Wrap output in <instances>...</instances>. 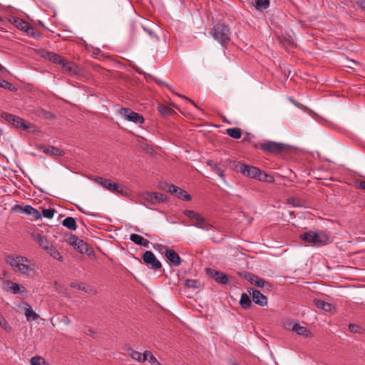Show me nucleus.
<instances>
[{
    "label": "nucleus",
    "mask_w": 365,
    "mask_h": 365,
    "mask_svg": "<svg viewBox=\"0 0 365 365\" xmlns=\"http://www.w3.org/2000/svg\"><path fill=\"white\" fill-rule=\"evenodd\" d=\"M0 87L8 89L11 91L15 90V87L9 82L0 78Z\"/></svg>",
    "instance_id": "58836bf2"
},
{
    "label": "nucleus",
    "mask_w": 365,
    "mask_h": 365,
    "mask_svg": "<svg viewBox=\"0 0 365 365\" xmlns=\"http://www.w3.org/2000/svg\"><path fill=\"white\" fill-rule=\"evenodd\" d=\"M119 113L126 120L137 124H143L145 121L144 118L141 114L134 112L130 108H121L119 110Z\"/></svg>",
    "instance_id": "1a4fd4ad"
},
{
    "label": "nucleus",
    "mask_w": 365,
    "mask_h": 365,
    "mask_svg": "<svg viewBox=\"0 0 365 365\" xmlns=\"http://www.w3.org/2000/svg\"><path fill=\"white\" fill-rule=\"evenodd\" d=\"M41 56L54 63L61 65L62 68L66 72L74 71L73 64L68 62L67 60L57 53L48 51H43L41 52Z\"/></svg>",
    "instance_id": "39448f33"
},
{
    "label": "nucleus",
    "mask_w": 365,
    "mask_h": 365,
    "mask_svg": "<svg viewBox=\"0 0 365 365\" xmlns=\"http://www.w3.org/2000/svg\"><path fill=\"white\" fill-rule=\"evenodd\" d=\"M30 36H34V31H29V33H27Z\"/></svg>",
    "instance_id": "5fc2aeb1"
},
{
    "label": "nucleus",
    "mask_w": 365,
    "mask_h": 365,
    "mask_svg": "<svg viewBox=\"0 0 365 365\" xmlns=\"http://www.w3.org/2000/svg\"><path fill=\"white\" fill-rule=\"evenodd\" d=\"M32 239L45 251L51 245L47 237L41 233L33 232L31 234Z\"/></svg>",
    "instance_id": "f3484780"
},
{
    "label": "nucleus",
    "mask_w": 365,
    "mask_h": 365,
    "mask_svg": "<svg viewBox=\"0 0 365 365\" xmlns=\"http://www.w3.org/2000/svg\"><path fill=\"white\" fill-rule=\"evenodd\" d=\"M255 148H259L270 154H278L284 150V145L274 141H266L255 145Z\"/></svg>",
    "instance_id": "0eeeda50"
},
{
    "label": "nucleus",
    "mask_w": 365,
    "mask_h": 365,
    "mask_svg": "<svg viewBox=\"0 0 365 365\" xmlns=\"http://www.w3.org/2000/svg\"><path fill=\"white\" fill-rule=\"evenodd\" d=\"M206 273L220 284H226L228 282L227 275L220 272L207 268L206 269Z\"/></svg>",
    "instance_id": "dca6fc26"
},
{
    "label": "nucleus",
    "mask_w": 365,
    "mask_h": 365,
    "mask_svg": "<svg viewBox=\"0 0 365 365\" xmlns=\"http://www.w3.org/2000/svg\"><path fill=\"white\" fill-rule=\"evenodd\" d=\"M156 82H157V83H158L159 85H162V86H163V85H165V86L169 88V90H170V91H172L173 93H175L176 96H179V97H180V98H184V99H185V100L189 101H190V102L193 106H195V107H196V108H199L197 106V105L195 103V102H194L193 101H192L191 99H189V98H188L187 97H186L185 96H183V95L179 94V93H175V92H173V90H172V88H171V87H170V86H169L168 84L165 83L164 82H163L162 81H160V80H158V81H156Z\"/></svg>",
    "instance_id": "72a5a7b5"
},
{
    "label": "nucleus",
    "mask_w": 365,
    "mask_h": 365,
    "mask_svg": "<svg viewBox=\"0 0 365 365\" xmlns=\"http://www.w3.org/2000/svg\"><path fill=\"white\" fill-rule=\"evenodd\" d=\"M184 214L187 216L191 220H193L198 213L192 211L186 210L184 211Z\"/></svg>",
    "instance_id": "c03bdc74"
},
{
    "label": "nucleus",
    "mask_w": 365,
    "mask_h": 365,
    "mask_svg": "<svg viewBox=\"0 0 365 365\" xmlns=\"http://www.w3.org/2000/svg\"><path fill=\"white\" fill-rule=\"evenodd\" d=\"M54 210L53 209H43L42 212V215L47 218L51 219L53 217Z\"/></svg>",
    "instance_id": "a19ab883"
},
{
    "label": "nucleus",
    "mask_w": 365,
    "mask_h": 365,
    "mask_svg": "<svg viewBox=\"0 0 365 365\" xmlns=\"http://www.w3.org/2000/svg\"><path fill=\"white\" fill-rule=\"evenodd\" d=\"M1 117L4 118L6 121L11 122L13 123V120H14L15 115L7 113H3L1 114Z\"/></svg>",
    "instance_id": "37998d69"
},
{
    "label": "nucleus",
    "mask_w": 365,
    "mask_h": 365,
    "mask_svg": "<svg viewBox=\"0 0 365 365\" xmlns=\"http://www.w3.org/2000/svg\"><path fill=\"white\" fill-rule=\"evenodd\" d=\"M349 329L350 331H351L353 333H359V332H360L361 327L358 325H356L354 324H350L349 326Z\"/></svg>",
    "instance_id": "a18cd8bd"
},
{
    "label": "nucleus",
    "mask_w": 365,
    "mask_h": 365,
    "mask_svg": "<svg viewBox=\"0 0 365 365\" xmlns=\"http://www.w3.org/2000/svg\"><path fill=\"white\" fill-rule=\"evenodd\" d=\"M6 283L9 285V291L13 294H18L21 292V287L19 284L8 280Z\"/></svg>",
    "instance_id": "f704fd0d"
},
{
    "label": "nucleus",
    "mask_w": 365,
    "mask_h": 365,
    "mask_svg": "<svg viewBox=\"0 0 365 365\" xmlns=\"http://www.w3.org/2000/svg\"><path fill=\"white\" fill-rule=\"evenodd\" d=\"M129 356L134 360H136L140 362H143L142 361V354L138 351L133 350L132 349H128Z\"/></svg>",
    "instance_id": "4c0bfd02"
},
{
    "label": "nucleus",
    "mask_w": 365,
    "mask_h": 365,
    "mask_svg": "<svg viewBox=\"0 0 365 365\" xmlns=\"http://www.w3.org/2000/svg\"><path fill=\"white\" fill-rule=\"evenodd\" d=\"M47 253H48L53 258L58 259L60 262L63 260V256L61 253L56 250V248L51 245L48 249L46 250Z\"/></svg>",
    "instance_id": "cd10ccee"
},
{
    "label": "nucleus",
    "mask_w": 365,
    "mask_h": 365,
    "mask_svg": "<svg viewBox=\"0 0 365 365\" xmlns=\"http://www.w3.org/2000/svg\"><path fill=\"white\" fill-rule=\"evenodd\" d=\"M79 210H80L81 212H82L83 213L88 214L87 212H86L84 211V210H83V209H81V208H79Z\"/></svg>",
    "instance_id": "6e6d98bb"
},
{
    "label": "nucleus",
    "mask_w": 365,
    "mask_h": 365,
    "mask_svg": "<svg viewBox=\"0 0 365 365\" xmlns=\"http://www.w3.org/2000/svg\"><path fill=\"white\" fill-rule=\"evenodd\" d=\"M240 276L248 281L250 284L258 287H264L266 285H269V284L268 282L265 281L264 279L259 277L258 276H256L252 273L244 272L240 273Z\"/></svg>",
    "instance_id": "ddd939ff"
},
{
    "label": "nucleus",
    "mask_w": 365,
    "mask_h": 365,
    "mask_svg": "<svg viewBox=\"0 0 365 365\" xmlns=\"http://www.w3.org/2000/svg\"><path fill=\"white\" fill-rule=\"evenodd\" d=\"M165 189L170 194L183 200L190 201L192 199L191 196L185 190L175 185L166 184Z\"/></svg>",
    "instance_id": "f8f14e48"
},
{
    "label": "nucleus",
    "mask_w": 365,
    "mask_h": 365,
    "mask_svg": "<svg viewBox=\"0 0 365 365\" xmlns=\"http://www.w3.org/2000/svg\"><path fill=\"white\" fill-rule=\"evenodd\" d=\"M211 34L213 38L222 46L227 45L230 41L231 32L228 26L225 24H217Z\"/></svg>",
    "instance_id": "20e7f679"
},
{
    "label": "nucleus",
    "mask_w": 365,
    "mask_h": 365,
    "mask_svg": "<svg viewBox=\"0 0 365 365\" xmlns=\"http://www.w3.org/2000/svg\"><path fill=\"white\" fill-rule=\"evenodd\" d=\"M158 247H160V252L165 254L167 259L173 265L177 267L180 264V257L175 251L165 245H160Z\"/></svg>",
    "instance_id": "9d476101"
},
{
    "label": "nucleus",
    "mask_w": 365,
    "mask_h": 365,
    "mask_svg": "<svg viewBox=\"0 0 365 365\" xmlns=\"http://www.w3.org/2000/svg\"><path fill=\"white\" fill-rule=\"evenodd\" d=\"M62 225L69 229L70 230H76L77 229L76 220L72 217H66L63 222Z\"/></svg>",
    "instance_id": "a878e982"
},
{
    "label": "nucleus",
    "mask_w": 365,
    "mask_h": 365,
    "mask_svg": "<svg viewBox=\"0 0 365 365\" xmlns=\"http://www.w3.org/2000/svg\"><path fill=\"white\" fill-rule=\"evenodd\" d=\"M70 286L72 288L78 289L79 290L83 291L86 293H88L91 294H97V291L94 287L89 285H86L83 283L72 282L71 283Z\"/></svg>",
    "instance_id": "aec40b11"
},
{
    "label": "nucleus",
    "mask_w": 365,
    "mask_h": 365,
    "mask_svg": "<svg viewBox=\"0 0 365 365\" xmlns=\"http://www.w3.org/2000/svg\"><path fill=\"white\" fill-rule=\"evenodd\" d=\"M13 210L19 213H24L30 215L36 220L41 218V216L40 212L31 205H26L22 207L21 205H16L13 207Z\"/></svg>",
    "instance_id": "2eb2a0df"
},
{
    "label": "nucleus",
    "mask_w": 365,
    "mask_h": 365,
    "mask_svg": "<svg viewBox=\"0 0 365 365\" xmlns=\"http://www.w3.org/2000/svg\"><path fill=\"white\" fill-rule=\"evenodd\" d=\"M356 187L361 190H365V181L360 180L356 181Z\"/></svg>",
    "instance_id": "3c124183"
},
{
    "label": "nucleus",
    "mask_w": 365,
    "mask_h": 365,
    "mask_svg": "<svg viewBox=\"0 0 365 365\" xmlns=\"http://www.w3.org/2000/svg\"><path fill=\"white\" fill-rule=\"evenodd\" d=\"M143 262L152 269H159L162 267L161 262L157 259L155 255L151 251H145L143 256Z\"/></svg>",
    "instance_id": "9b49d317"
},
{
    "label": "nucleus",
    "mask_w": 365,
    "mask_h": 365,
    "mask_svg": "<svg viewBox=\"0 0 365 365\" xmlns=\"http://www.w3.org/2000/svg\"><path fill=\"white\" fill-rule=\"evenodd\" d=\"M292 330L296 332L298 335L303 336L306 338H309L312 336V332L307 328L297 323L293 325Z\"/></svg>",
    "instance_id": "412c9836"
},
{
    "label": "nucleus",
    "mask_w": 365,
    "mask_h": 365,
    "mask_svg": "<svg viewBox=\"0 0 365 365\" xmlns=\"http://www.w3.org/2000/svg\"><path fill=\"white\" fill-rule=\"evenodd\" d=\"M4 69V66L0 64V71H2Z\"/></svg>",
    "instance_id": "13d9d810"
},
{
    "label": "nucleus",
    "mask_w": 365,
    "mask_h": 365,
    "mask_svg": "<svg viewBox=\"0 0 365 365\" xmlns=\"http://www.w3.org/2000/svg\"><path fill=\"white\" fill-rule=\"evenodd\" d=\"M43 363V359L40 356H34L31 359V365H42Z\"/></svg>",
    "instance_id": "79ce46f5"
},
{
    "label": "nucleus",
    "mask_w": 365,
    "mask_h": 365,
    "mask_svg": "<svg viewBox=\"0 0 365 365\" xmlns=\"http://www.w3.org/2000/svg\"><path fill=\"white\" fill-rule=\"evenodd\" d=\"M0 326L5 330H6L8 328H9V324L6 322V320L4 319V318L2 317V315L0 314Z\"/></svg>",
    "instance_id": "49530a36"
},
{
    "label": "nucleus",
    "mask_w": 365,
    "mask_h": 365,
    "mask_svg": "<svg viewBox=\"0 0 365 365\" xmlns=\"http://www.w3.org/2000/svg\"><path fill=\"white\" fill-rule=\"evenodd\" d=\"M93 180L113 193L123 195V186L113 182L110 179L96 177L93 178Z\"/></svg>",
    "instance_id": "423d86ee"
},
{
    "label": "nucleus",
    "mask_w": 365,
    "mask_h": 365,
    "mask_svg": "<svg viewBox=\"0 0 365 365\" xmlns=\"http://www.w3.org/2000/svg\"><path fill=\"white\" fill-rule=\"evenodd\" d=\"M191 225L205 230H209L211 227V225L206 221L205 218L199 213L195 219L192 220Z\"/></svg>",
    "instance_id": "a211bd4d"
},
{
    "label": "nucleus",
    "mask_w": 365,
    "mask_h": 365,
    "mask_svg": "<svg viewBox=\"0 0 365 365\" xmlns=\"http://www.w3.org/2000/svg\"><path fill=\"white\" fill-rule=\"evenodd\" d=\"M145 30L149 34V35L152 38H155L156 40H158V37L151 30H148V29H145Z\"/></svg>",
    "instance_id": "603ef678"
},
{
    "label": "nucleus",
    "mask_w": 365,
    "mask_h": 365,
    "mask_svg": "<svg viewBox=\"0 0 365 365\" xmlns=\"http://www.w3.org/2000/svg\"><path fill=\"white\" fill-rule=\"evenodd\" d=\"M185 286L187 288L197 289L200 286V282L196 279H187L185 281Z\"/></svg>",
    "instance_id": "e433bc0d"
},
{
    "label": "nucleus",
    "mask_w": 365,
    "mask_h": 365,
    "mask_svg": "<svg viewBox=\"0 0 365 365\" xmlns=\"http://www.w3.org/2000/svg\"><path fill=\"white\" fill-rule=\"evenodd\" d=\"M255 8L257 10L259 9H266L269 6V0H255Z\"/></svg>",
    "instance_id": "c9c22d12"
},
{
    "label": "nucleus",
    "mask_w": 365,
    "mask_h": 365,
    "mask_svg": "<svg viewBox=\"0 0 365 365\" xmlns=\"http://www.w3.org/2000/svg\"><path fill=\"white\" fill-rule=\"evenodd\" d=\"M16 26L21 29L26 33H29V31H34V29L29 25L28 22L24 21L22 19H17L15 21Z\"/></svg>",
    "instance_id": "bb28decb"
},
{
    "label": "nucleus",
    "mask_w": 365,
    "mask_h": 365,
    "mask_svg": "<svg viewBox=\"0 0 365 365\" xmlns=\"http://www.w3.org/2000/svg\"><path fill=\"white\" fill-rule=\"evenodd\" d=\"M39 150L50 156H62L64 155L63 150L51 145L41 146Z\"/></svg>",
    "instance_id": "6ab92c4d"
},
{
    "label": "nucleus",
    "mask_w": 365,
    "mask_h": 365,
    "mask_svg": "<svg viewBox=\"0 0 365 365\" xmlns=\"http://www.w3.org/2000/svg\"><path fill=\"white\" fill-rule=\"evenodd\" d=\"M233 163L235 171L247 178H255L259 181L267 182H273L274 181V178L272 175L262 172L257 167L236 161H234Z\"/></svg>",
    "instance_id": "f257e3e1"
},
{
    "label": "nucleus",
    "mask_w": 365,
    "mask_h": 365,
    "mask_svg": "<svg viewBox=\"0 0 365 365\" xmlns=\"http://www.w3.org/2000/svg\"><path fill=\"white\" fill-rule=\"evenodd\" d=\"M130 240L135 244L148 248L150 245V242L144 239L142 236L137 234H132L130 236Z\"/></svg>",
    "instance_id": "4be33fe9"
},
{
    "label": "nucleus",
    "mask_w": 365,
    "mask_h": 365,
    "mask_svg": "<svg viewBox=\"0 0 365 365\" xmlns=\"http://www.w3.org/2000/svg\"><path fill=\"white\" fill-rule=\"evenodd\" d=\"M226 133L232 138L239 139L242 136V130L239 128H230L226 130Z\"/></svg>",
    "instance_id": "7c9ffc66"
},
{
    "label": "nucleus",
    "mask_w": 365,
    "mask_h": 365,
    "mask_svg": "<svg viewBox=\"0 0 365 365\" xmlns=\"http://www.w3.org/2000/svg\"><path fill=\"white\" fill-rule=\"evenodd\" d=\"M13 125L16 128H22L24 130H28L30 127L23 118L16 115L13 120Z\"/></svg>",
    "instance_id": "2f4dec72"
},
{
    "label": "nucleus",
    "mask_w": 365,
    "mask_h": 365,
    "mask_svg": "<svg viewBox=\"0 0 365 365\" xmlns=\"http://www.w3.org/2000/svg\"><path fill=\"white\" fill-rule=\"evenodd\" d=\"M6 263L9 265L14 272L23 274L30 275L34 272L33 264L31 261L21 255H7L5 257Z\"/></svg>",
    "instance_id": "f03ea898"
},
{
    "label": "nucleus",
    "mask_w": 365,
    "mask_h": 365,
    "mask_svg": "<svg viewBox=\"0 0 365 365\" xmlns=\"http://www.w3.org/2000/svg\"><path fill=\"white\" fill-rule=\"evenodd\" d=\"M173 108H175V106L173 103L170 105L162 104L158 106V110L163 115H170L175 113Z\"/></svg>",
    "instance_id": "393cba45"
},
{
    "label": "nucleus",
    "mask_w": 365,
    "mask_h": 365,
    "mask_svg": "<svg viewBox=\"0 0 365 365\" xmlns=\"http://www.w3.org/2000/svg\"><path fill=\"white\" fill-rule=\"evenodd\" d=\"M150 355H153L151 351H145L144 353L142 355V361L143 362L145 361H148L149 358L150 357Z\"/></svg>",
    "instance_id": "09e8293b"
},
{
    "label": "nucleus",
    "mask_w": 365,
    "mask_h": 365,
    "mask_svg": "<svg viewBox=\"0 0 365 365\" xmlns=\"http://www.w3.org/2000/svg\"><path fill=\"white\" fill-rule=\"evenodd\" d=\"M74 248L81 254H86L88 255H91L92 252V250L88 247V244L82 240H78Z\"/></svg>",
    "instance_id": "5701e85b"
},
{
    "label": "nucleus",
    "mask_w": 365,
    "mask_h": 365,
    "mask_svg": "<svg viewBox=\"0 0 365 365\" xmlns=\"http://www.w3.org/2000/svg\"><path fill=\"white\" fill-rule=\"evenodd\" d=\"M207 165L210 166L213 171H215L222 180L225 179V171L217 166V165L212 160H208Z\"/></svg>",
    "instance_id": "c85d7f7f"
},
{
    "label": "nucleus",
    "mask_w": 365,
    "mask_h": 365,
    "mask_svg": "<svg viewBox=\"0 0 365 365\" xmlns=\"http://www.w3.org/2000/svg\"><path fill=\"white\" fill-rule=\"evenodd\" d=\"M79 210H80L81 212H82L83 213L88 214L87 212H86L84 211V210H83V209H81V208H79Z\"/></svg>",
    "instance_id": "4d7b16f0"
},
{
    "label": "nucleus",
    "mask_w": 365,
    "mask_h": 365,
    "mask_svg": "<svg viewBox=\"0 0 365 365\" xmlns=\"http://www.w3.org/2000/svg\"><path fill=\"white\" fill-rule=\"evenodd\" d=\"M59 322L65 325H68L71 321L67 316L63 315L59 319Z\"/></svg>",
    "instance_id": "8fccbe9b"
},
{
    "label": "nucleus",
    "mask_w": 365,
    "mask_h": 365,
    "mask_svg": "<svg viewBox=\"0 0 365 365\" xmlns=\"http://www.w3.org/2000/svg\"><path fill=\"white\" fill-rule=\"evenodd\" d=\"M247 292L252 296V301L260 307H264L267 304V297L261 292L252 287L247 288Z\"/></svg>",
    "instance_id": "4468645a"
},
{
    "label": "nucleus",
    "mask_w": 365,
    "mask_h": 365,
    "mask_svg": "<svg viewBox=\"0 0 365 365\" xmlns=\"http://www.w3.org/2000/svg\"><path fill=\"white\" fill-rule=\"evenodd\" d=\"M80 239H78V237H76V235H72L71 234L68 238L66 240V241L71 246H73V247H75V246L76 245L77 242H78Z\"/></svg>",
    "instance_id": "ea45409f"
},
{
    "label": "nucleus",
    "mask_w": 365,
    "mask_h": 365,
    "mask_svg": "<svg viewBox=\"0 0 365 365\" xmlns=\"http://www.w3.org/2000/svg\"><path fill=\"white\" fill-rule=\"evenodd\" d=\"M315 305L317 308L323 309L326 312H330L331 309V304L320 299H317L314 301Z\"/></svg>",
    "instance_id": "473e14b6"
},
{
    "label": "nucleus",
    "mask_w": 365,
    "mask_h": 365,
    "mask_svg": "<svg viewBox=\"0 0 365 365\" xmlns=\"http://www.w3.org/2000/svg\"><path fill=\"white\" fill-rule=\"evenodd\" d=\"M240 304L241 307L246 309L251 307L252 302L249 295L246 293H242L240 297Z\"/></svg>",
    "instance_id": "c756f323"
},
{
    "label": "nucleus",
    "mask_w": 365,
    "mask_h": 365,
    "mask_svg": "<svg viewBox=\"0 0 365 365\" xmlns=\"http://www.w3.org/2000/svg\"><path fill=\"white\" fill-rule=\"evenodd\" d=\"M148 361L151 365H162L154 355H150Z\"/></svg>",
    "instance_id": "de8ad7c7"
},
{
    "label": "nucleus",
    "mask_w": 365,
    "mask_h": 365,
    "mask_svg": "<svg viewBox=\"0 0 365 365\" xmlns=\"http://www.w3.org/2000/svg\"><path fill=\"white\" fill-rule=\"evenodd\" d=\"M359 6L365 11V0H358Z\"/></svg>",
    "instance_id": "864d4df0"
},
{
    "label": "nucleus",
    "mask_w": 365,
    "mask_h": 365,
    "mask_svg": "<svg viewBox=\"0 0 365 365\" xmlns=\"http://www.w3.org/2000/svg\"><path fill=\"white\" fill-rule=\"evenodd\" d=\"M301 240L316 246H324L330 242V237L322 230L318 232L308 231L299 235Z\"/></svg>",
    "instance_id": "7ed1b4c3"
},
{
    "label": "nucleus",
    "mask_w": 365,
    "mask_h": 365,
    "mask_svg": "<svg viewBox=\"0 0 365 365\" xmlns=\"http://www.w3.org/2000/svg\"><path fill=\"white\" fill-rule=\"evenodd\" d=\"M24 314L27 321H36L38 318V315L32 309V307L29 304H26L24 307Z\"/></svg>",
    "instance_id": "b1692460"
},
{
    "label": "nucleus",
    "mask_w": 365,
    "mask_h": 365,
    "mask_svg": "<svg viewBox=\"0 0 365 365\" xmlns=\"http://www.w3.org/2000/svg\"><path fill=\"white\" fill-rule=\"evenodd\" d=\"M142 200L149 205H154L167 201V197L162 193L148 192L142 195Z\"/></svg>",
    "instance_id": "6e6552de"
}]
</instances>
